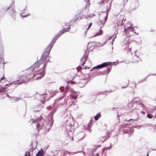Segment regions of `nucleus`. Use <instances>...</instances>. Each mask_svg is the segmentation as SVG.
<instances>
[{
  "instance_id": "nucleus-24",
  "label": "nucleus",
  "mask_w": 156,
  "mask_h": 156,
  "mask_svg": "<svg viewBox=\"0 0 156 156\" xmlns=\"http://www.w3.org/2000/svg\"><path fill=\"white\" fill-rule=\"evenodd\" d=\"M106 15V16L105 18V22H106V20H107L108 18V13H107Z\"/></svg>"
},
{
  "instance_id": "nucleus-2",
  "label": "nucleus",
  "mask_w": 156,
  "mask_h": 156,
  "mask_svg": "<svg viewBox=\"0 0 156 156\" xmlns=\"http://www.w3.org/2000/svg\"><path fill=\"white\" fill-rule=\"evenodd\" d=\"M32 68H29L26 70L25 74L21 76L20 79L16 82L17 83L20 84L22 83H27L34 78V76L31 74Z\"/></svg>"
},
{
  "instance_id": "nucleus-9",
  "label": "nucleus",
  "mask_w": 156,
  "mask_h": 156,
  "mask_svg": "<svg viewBox=\"0 0 156 156\" xmlns=\"http://www.w3.org/2000/svg\"><path fill=\"white\" fill-rule=\"evenodd\" d=\"M4 60L3 59L0 58V67L4 69Z\"/></svg>"
},
{
  "instance_id": "nucleus-31",
  "label": "nucleus",
  "mask_w": 156,
  "mask_h": 156,
  "mask_svg": "<svg viewBox=\"0 0 156 156\" xmlns=\"http://www.w3.org/2000/svg\"><path fill=\"white\" fill-rule=\"evenodd\" d=\"M64 102H64H63L62 103L60 102V104H60V105H63V104Z\"/></svg>"
},
{
  "instance_id": "nucleus-29",
  "label": "nucleus",
  "mask_w": 156,
  "mask_h": 156,
  "mask_svg": "<svg viewBox=\"0 0 156 156\" xmlns=\"http://www.w3.org/2000/svg\"><path fill=\"white\" fill-rule=\"evenodd\" d=\"M84 136L82 134V137L81 138H80V139H79L80 140H81L82 139H83L84 138Z\"/></svg>"
},
{
  "instance_id": "nucleus-32",
  "label": "nucleus",
  "mask_w": 156,
  "mask_h": 156,
  "mask_svg": "<svg viewBox=\"0 0 156 156\" xmlns=\"http://www.w3.org/2000/svg\"><path fill=\"white\" fill-rule=\"evenodd\" d=\"M23 16V17H26L27 16H26V15H22L21 16Z\"/></svg>"
},
{
  "instance_id": "nucleus-3",
  "label": "nucleus",
  "mask_w": 156,
  "mask_h": 156,
  "mask_svg": "<svg viewBox=\"0 0 156 156\" xmlns=\"http://www.w3.org/2000/svg\"><path fill=\"white\" fill-rule=\"evenodd\" d=\"M77 98V96L71 95L69 98L67 100V103L69 105H74L75 101Z\"/></svg>"
},
{
  "instance_id": "nucleus-35",
  "label": "nucleus",
  "mask_w": 156,
  "mask_h": 156,
  "mask_svg": "<svg viewBox=\"0 0 156 156\" xmlns=\"http://www.w3.org/2000/svg\"><path fill=\"white\" fill-rule=\"evenodd\" d=\"M81 135V134H79L78 135V136L79 137Z\"/></svg>"
},
{
  "instance_id": "nucleus-33",
  "label": "nucleus",
  "mask_w": 156,
  "mask_h": 156,
  "mask_svg": "<svg viewBox=\"0 0 156 156\" xmlns=\"http://www.w3.org/2000/svg\"><path fill=\"white\" fill-rule=\"evenodd\" d=\"M85 1L87 2H89L90 0H85Z\"/></svg>"
},
{
  "instance_id": "nucleus-26",
  "label": "nucleus",
  "mask_w": 156,
  "mask_h": 156,
  "mask_svg": "<svg viewBox=\"0 0 156 156\" xmlns=\"http://www.w3.org/2000/svg\"><path fill=\"white\" fill-rule=\"evenodd\" d=\"M156 109V108H154L152 110L150 111V112L152 113H153L154 110Z\"/></svg>"
},
{
  "instance_id": "nucleus-17",
  "label": "nucleus",
  "mask_w": 156,
  "mask_h": 156,
  "mask_svg": "<svg viewBox=\"0 0 156 156\" xmlns=\"http://www.w3.org/2000/svg\"><path fill=\"white\" fill-rule=\"evenodd\" d=\"M79 18L78 16L76 15L75 16L74 18L73 19V21L74 22H76Z\"/></svg>"
},
{
  "instance_id": "nucleus-1",
  "label": "nucleus",
  "mask_w": 156,
  "mask_h": 156,
  "mask_svg": "<svg viewBox=\"0 0 156 156\" xmlns=\"http://www.w3.org/2000/svg\"><path fill=\"white\" fill-rule=\"evenodd\" d=\"M52 43L50 44L47 47L45 50L42 54L40 59L36 62L30 68H32L31 74L34 76V78L35 76H37L36 79L37 80L40 79L43 77L45 74V68L46 63H45L44 65L43 68L41 69H37L36 70L34 69L43 63V62L48 58L49 54L50 51L53 46Z\"/></svg>"
},
{
  "instance_id": "nucleus-8",
  "label": "nucleus",
  "mask_w": 156,
  "mask_h": 156,
  "mask_svg": "<svg viewBox=\"0 0 156 156\" xmlns=\"http://www.w3.org/2000/svg\"><path fill=\"white\" fill-rule=\"evenodd\" d=\"M102 27H101L99 31L97 33L95 34L93 36V37H95L96 36H99L103 34V31L101 30Z\"/></svg>"
},
{
  "instance_id": "nucleus-18",
  "label": "nucleus",
  "mask_w": 156,
  "mask_h": 156,
  "mask_svg": "<svg viewBox=\"0 0 156 156\" xmlns=\"http://www.w3.org/2000/svg\"><path fill=\"white\" fill-rule=\"evenodd\" d=\"M68 85L69 83L71 84H76L75 82H73V81H69L68 82Z\"/></svg>"
},
{
  "instance_id": "nucleus-7",
  "label": "nucleus",
  "mask_w": 156,
  "mask_h": 156,
  "mask_svg": "<svg viewBox=\"0 0 156 156\" xmlns=\"http://www.w3.org/2000/svg\"><path fill=\"white\" fill-rule=\"evenodd\" d=\"M55 92L53 91H49L48 92V94H47V95L48 97V99H49L55 96Z\"/></svg>"
},
{
  "instance_id": "nucleus-37",
  "label": "nucleus",
  "mask_w": 156,
  "mask_h": 156,
  "mask_svg": "<svg viewBox=\"0 0 156 156\" xmlns=\"http://www.w3.org/2000/svg\"><path fill=\"white\" fill-rule=\"evenodd\" d=\"M7 96H8V97H9V96L8 95H7Z\"/></svg>"
},
{
  "instance_id": "nucleus-22",
  "label": "nucleus",
  "mask_w": 156,
  "mask_h": 156,
  "mask_svg": "<svg viewBox=\"0 0 156 156\" xmlns=\"http://www.w3.org/2000/svg\"><path fill=\"white\" fill-rule=\"evenodd\" d=\"M147 118L149 119H151L153 118V115L151 114H148L147 115Z\"/></svg>"
},
{
  "instance_id": "nucleus-4",
  "label": "nucleus",
  "mask_w": 156,
  "mask_h": 156,
  "mask_svg": "<svg viewBox=\"0 0 156 156\" xmlns=\"http://www.w3.org/2000/svg\"><path fill=\"white\" fill-rule=\"evenodd\" d=\"M112 63L111 62H106L102 63V64L100 65H98L97 66H94L93 67L91 70H92L93 69H99L105 67L107 66H111Z\"/></svg>"
},
{
  "instance_id": "nucleus-21",
  "label": "nucleus",
  "mask_w": 156,
  "mask_h": 156,
  "mask_svg": "<svg viewBox=\"0 0 156 156\" xmlns=\"http://www.w3.org/2000/svg\"><path fill=\"white\" fill-rule=\"evenodd\" d=\"M6 87H0V93L2 92L5 89Z\"/></svg>"
},
{
  "instance_id": "nucleus-15",
  "label": "nucleus",
  "mask_w": 156,
  "mask_h": 156,
  "mask_svg": "<svg viewBox=\"0 0 156 156\" xmlns=\"http://www.w3.org/2000/svg\"><path fill=\"white\" fill-rule=\"evenodd\" d=\"M36 130L37 131V133H38L39 132V126H40V124L38 123H37L36 124ZM37 134H35L36 136H37Z\"/></svg>"
},
{
  "instance_id": "nucleus-34",
  "label": "nucleus",
  "mask_w": 156,
  "mask_h": 156,
  "mask_svg": "<svg viewBox=\"0 0 156 156\" xmlns=\"http://www.w3.org/2000/svg\"><path fill=\"white\" fill-rule=\"evenodd\" d=\"M105 150V149H103L102 150V152H103Z\"/></svg>"
},
{
  "instance_id": "nucleus-19",
  "label": "nucleus",
  "mask_w": 156,
  "mask_h": 156,
  "mask_svg": "<svg viewBox=\"0 0 156 156\" xmlns=\"http://www.w3.org/2000/svg\"><path fill=\"white\" fill-rule=\"evenodd\" d=\"M25 156H30V152L29 151L26 152Z\"/></svg>"
},
{
  "instance_id": "nucleus-30",
  "label": "nucleus",
  "mask_w": 156,
  "mask_h": 156,
  "mask_svg": "<svg viewBox=\"0 0 156 156\" xmlns=\"http://www.w3.org/2000/svg\"><path fill=\"white\" fill-rule=\"evenodd\" d=\"M11 84H12V83L9 84H6L5 85L6 86H8L9 87L11 85Z\"/></svg>"
},
{
  "instance_id": "nucleus-16",
  "label": "nucleus",
  "mask_w": 156,
  "mask_h": 156,
  "mask_svg": "<svg viewBox=\"0 0 156 156\" xmlns=\"http://www.w3.org/2000/svg\"><path fill=\"white\" fill-rule=\"evenodd\" d=\"M101 117V114L100 113H98L94 117V119L95 120H97L98 118Z\"/></svg>"
},
{
  "instance_id": "nucleus-20",
  "label": "nucleus",
  "mask_w": 156,
  "mask_h": 156,
  "mask_svg": "<svg viewBox=\"0 0 156 156\" xmlns=\"http://www.w3.org/2000/svg\"><path fill=\"white\" fill-rule=\"evenodd\" d=\"M111 69H112L111 66L107 68V69L106 71L108 72V74L110 72Z\"/></svg>"
},
{
  "instance_id": "nucleus-25",
  "label": "nucleus",
  "mask_w": 156,
  "mask_h": 156,
  "mask_svg": "<svg viewBox=\"0 0 156 156\" xmlns=\"http://www.w3.org/2000/svg\"><path fill=\"white\" fill-rule=\"evenodd\" d=\"M5 80V77L4 76H3L1 78L0 81H2V80Z\"/></svg>"
},
{
  "instance_id": "nucleus-13",
  "label": "nucleus",
  "mask_w": 156,
  "mask_h": 156,
  "mask_svg": "<svg viewBox=\"0 0 156 156\" xmlns=\"http://www.w3.org/2000/svg\"><path fill=\"white\" fill-rule=\"evenodd\" d=\"M87 58V57L86 55H84L82 57V58L81 59V61H83V65L85 63V61H86Z\"/></svg>"
},
{
  "instance_id": "nucleus-10",
  "label": "nucleus",
  "mask_w": 156,
  "mask_h": 156,
  "mask_svg": "<svg viewBox=\"0 0 156 156\" xmlns=\"http://www.w3.org/2000/svg\"><path fill=\"white\" fill-rule=\"evenodd\" d=\"M65 94L64 93L62 95V96H61L58 99H57L55 100V103H59V102H60V101L62 99V98H63L65 97Z\"/></svg>"
},
{
  "instance_id": "nucleus-5",
  "label": "nucleus",
  "mask_w": 156,
  "mask_h": 156,
  "mask_svg": "<svg viewBox=\"0 0 156 156\" xmlns=\"http://www.w3.org/2000/svg\"><path fill=\"white\" fill-rule=\"evenodd\" d=\"M66 26L68 27L67 28H66L65 29L63 28L59 31V32L58 34V35L57 36V38L59 37L60 36H61L64 33L68 31L70 29V26L69 24H66Z\"/></svg>"
},
{
  "instance_id": "nucleus-27",
  "label": "nucleus",
  "mask_w": 156,
  "mask_h": 156,
  "mask_svg": "<svg viewBox=\"0 0 156 156\" xmlns=\"http://www.w3.org/2000/svg\"><path fill=\"white\" fill-rule=\"evenodd\" d=\"M95 14H90L89 16V17H90V16H95Z\"/></svg>"
},
{
  "instance_id": "nucleus-14",
  "label": "nucleus",
  "mask_w": 156,
  "mask_h": 156,
  "mask_svg": "<svg viewBox=\"0 0 156 156\" xmlns=\"http://www.w3.org/2000/svg\"><path fill=\"white\" fill-rule=\"evenodd\" d=\"M132 25H130L129 26H127V28H126V26H125L124 27V31L126 33L127 29H130L132 28Z\"/></svg>"
},
{
  "instance_id": "nucleus-12",
  "label": "nucleus",
  "mask_w": 156,
  "mask_h": 156,
  "mask_svg": "<svg viewBox=\"0 0 156 156\" xmlns=\"http://www.w3.org/2000/svg\"><path fill=\"white\" fill-rule=\"evenodd\" d=\"M133 62L135 63H137L138 62L139 60H140V58L138 57H133Z\"/></svg>"
},
{
  "instance_id": "nucleus-11",
  "label": "nucleus",
  "mask_w": 156,
  "mask_h": 156,
  "mask_svg": "<svg viewBox=\"0 0 156 156\" xmlns=\"http://www.w3.org/2000/svg\"><path fill=\"white\" fill-rule=\"evenodd\" d=\"M43 154V151L41 149L36 154V156H42Z\"/></svg>"
},
{
  "instance_id": "nucleus-6",
  "label": "nucleus",
  "mask_w": 156,
  "mask_h": 156,
  "mask_svg": "<svg viewBox=\"0 0 156 156\" xmlns=\"http://www.w3.org/2000/svg\"><path fill=\"white\" fill-rule=\"evenodd\" d=\"M124 18L123 15H120L117 18V23L118 25L121 26L123 24V20Z\"/></svg>"
},
{
  "instance_id": "nucleus-23",
  "label": "nucleus",
  "mask_w": 156,
  "mask_h": 156,
  "mask_svg": "<svg viewBox=\"0 0 156 156\" xmlns=\"http://www.w3.org/2000/svg\"><path fill=\"white\" fill-rule=\"evenodd\" d=\"M92 23H91L89 25V26L88 27V28H87V29H86V30H89L90 28V27L92 25Z\"/></svg>"
},
{
  "instance_id": "nucleus-36",
  "label": "nucleus",
  "mask_w": 156,
  "mask_h": 156,
  "mask_svg": "<svg viewBox=\"0 0 156 156\" xmlns=\"http://www.w3.org/2000/svg\"><path fill=\"white\" fill-rule=\"evenodd\" d=\"M90 3H89V5H88V6H89V5H90Z\"/></svg>"
},
{
  "instance_id": "nucleus-28",
  "label": "nucleus",
  "mask_w": 156,
  "mask_h": 156,
  "mask_svg": "<svg viewBox=\"0 0 156 156\" xmlns=\"http://www.w3.org/2000/svg\"><path fill=\"white\" fill-rule=\"evenodd\" d=\"M109 0H102V2H107Z\"/></svg>"
}]
</instances>
